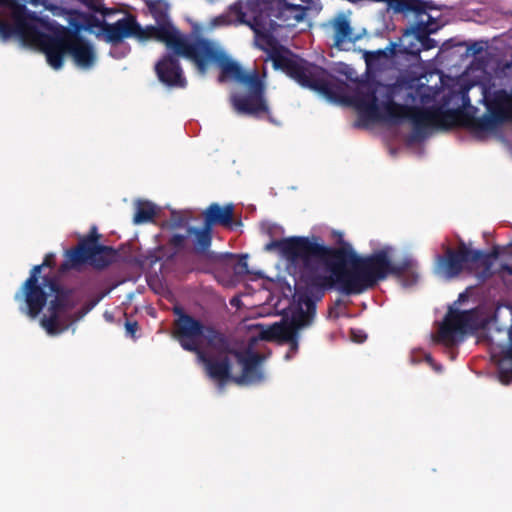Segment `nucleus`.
Listing matches in <instances>:
<instances>
[{"instance_id":"f257e3e1","label":"nucleus","mask_w":512,"mask_h":512,"mask_svg":"<svg viewBox=\"0 0 512 512\" xmlns=\"http://www.w3.org/2000/svg\"><path fill=\"white\" fill-rule=\"evenodd\" d=\"M391 248L384 247L367 256H359L352 246L325 245L316 292L337 288L344 295H358L375 287L389 276L403 277L414 268V261L405 258L393 263Z\"/></svg>"},{"instance_id":"f03ea898","label":"nucleus","mask_w":512,"mask_h":512,"mask_svg":"<svg viewBox=\"0 0 512 512\" xmlns=\"http://www.w3.org/2000/svg\"><path fill=\"white\" fill-rule=\"evenodd\" d=\"M1 7L11 11L12 23L0 18V38L17 37L23 42L36 43L46 54L48 64H63L71 58L75 64H93L95 50L89 40L69 27L57 25L50 33L41 32L42 19L17 0H5Z\"/></svg>"},{"instance_id":"7ed1b4c3","label":"nucleus","mask_w":512,"mask_h":512,"mask_svg":"<svg viewBox=\"0 0 512 512\" xmlns=\"http://www.w3.org/2000/svg\"><path fill=\"white\" fill-rule=\"evenodd\" d=\"M179 315L175 321V335L181 347L189 352L197 353L204 365L207 375L220 383L232 378L230 356L238 351L232 339L213 326H205L200 320L175 309Z\"/></svg>"},{"instance_id":"20e7f679","label":"nucleus","mask_w":512,"mask_h":512,"mask_svg":"<svg viewBox=\"0 0 512 512\" xmlns=\"http://www.w3.org/2000/svg\"><path fill=\"white\" fill-rule=\"evenodd\" d=\"M273 67L281 69L302 87L318 92L331 102L353 104L361 118L376 121L381 117V105H379L377 89L374 85L359 81L360 85L355 94L349 97L348 84L328 72L323 66Z\"/></svg>"},{"instance_id":"39448f33","label":"nucleus","mask_w":512,"mask_h":512,"mask_svg":"<svg viewBox=\"0 0 512 512\" xmlns=\"http://www.w3.org/2000/svg\"><path fill=\"white\" fill-rule=\"evenodd\" d=\"M219 83L234 82L245 90V94L231 93L229 102L234 111L240 115L259 117L269 114L270 109L265 97L266 94V66L258 69L257 66H219Z\"/></svg>"},{"instance_id":"423d86ee","label":"nucleus","mask_w":512,"mask_h":512,"mask_svg":"<svg viewBox=\"0 0 512 512\" xmlns=\"http://www.w3.org/2000/svg\"><path fill=\"white\" fill-rule=\"evenodd\" d=\"M273 249H278L288 263L299 268V278L308 289L317 290L325 250L320 237L291 236L272 240L265 250Z\"/></svg>"},{"instance_id":"0eeeda50","label":"nucleus","mask_w":512,"mask_h":512,"mask_svg":"<svg viewBox=\"0 0 512 512\" xmlns=\"http://www.w3.org/2000/svg\"><path fill=\"white\" fill-rule=\"evenodd\" d=\"M155 39L164 43L176 56L194 64H238L217 43L203 37L190 39L174 28L170 21L157 23Z\"/></svg>"},{"instance_id":"6e6552de","label":"nucleus","mask_w":512,"mask_h":512,"mask_svg":"<svg viewBox=\"0 0 512 512\" xmlns=\"http://www.w3.org/2000/svg\"><path fill=\"white\" fill-rule=\"evenodd\" d=\"M471 85H462L459 90H450L439 103L427 106L428 127L450 130L454 127L467 128L475 133L477 107L471 105L469 90Z\"/></svg>"},{"instance_id":"1a4fd4ad","label":"nucleus","mask_w":512,"mask_h":512,"mask_svg":"<svg viewBox=\"0 0 512 512\" xmlns=\"http://www.w3.org/2000/svg\"><path fill=\"white\" fill-rule=\"evenodd\" d=\"M229 9L238 23L249 26L254 32L257 47L266 53L265 63L271 61L272 64H310L306 60L299 59L269 33L270 29H274V23L272 20L267 21L263 13L255 15L252 19H247L242 1L235 2Z\"/></svg>"},{"instance_id":"9d476101","label":"nucleus","mask_w":512,"mask_h":512,"mask_svg":"<svg viewBox=\"0 0 512 512\" xmlns=\"http://www.w3.org/2000/svg\"><path fill=\"white\" fill-rule=\"evenodd\" d=\"M425 12L417 15L412 13L416 21L405 30L404 37L401 39L402 55L406 64H438L436 56L432 59L422 60L421 51H427L437 47V42L430 38V34L437 31L438 27L432 21L428 9L431 8L428 2H425Z\"/></svg>"},{"instance_id":"9b49d317","label":"nucleus","mask_w":512,"mask_h":512,"mask_svg":"<svg viewBox=\"0 0 512 512\" xmlns=\"http://www.w3.org/2000/svg\"><path fill=\"white\" fill-rule=\"evenodd\" d=\"M65 260L61 263L59 271L64 273L71 269H78L83 264L102 270L111 265L117 251L110 246L95 244V239H80L78 244L65 251Z\"/></svg>"},{"instance_id":"f8f14e48","label":"nucleus","mask_w":512,"mask_h":512,"mask_svg":"<svg viewBox=\"0 0 512 512\" xmlns=\"http://www.w3.org/2000/svg\"><path fill=\"white\" fill-rule=\"evenodd\" d=\"M43 285L47 286L53 298L48 305L49 315H44L40 323L49 335H58L65 330L60 322V316L74 309L78 299L75 290L61 285L55 276H43Z\"/></svg>"},{"instance_id":"ddd939ff","label":"nucleus","mask_w":512,"mask_h":512,"mask_svg":"<svg viewBox=\"0 0 512 512\" xmlns=\"http://www.w3.org/2000/svg\"><path fill=\"white\" fill-rule=\"evenodd\" d=\"M386 101L382 103L381 117L377 121H385L390 124H400L409 120L413 125L416 136H423L428 127L427 116H431L426 107L408 106L394 101L393 93L388 90L385 94Z\"/></svg>"},{"instance_id":"4468645a","label":"nucleus","mask_w":512,"mask_h":512,"mask_svg":"<svg viewBox=\"0 0 512 512\" xmlns=\"http://www.w3.org/2000/svg\"><path fill=\"white\" fill-rule=\"evenodd\" d=\"M482 100L487 113L476 117L475 133L493 131L512 119V96L506 90H496L489 96L484 91Z\"/></svg>"},{"instance_id":"2eb2a0df","label":"nucleus","mask_w":512,"mask_h":512,"mask_svg":"<svg viewBox=\"0 0 512 512\" xmlns=\"http://www.w3.org/2000/svg\"><path fill=\"white\" fill-rule=\"evenodd\" d=\"M42 268V264L35 265L14 296L19 303V310L31 318H36L41 313L48 300V293L45 291L47 286L43 285V280L39 283Z\"/></svg>"},{"instance_id":"dca6fc26","label":"nucleus","mask_w":512,"mask_h":512,"mask_svg":"<svg viewBox=\"0 0 512 512\" xmlns=\"http://www.w3.org/2000/svg\"><path fill=\"white\" fill-rule=\"evenodd\" d=\"M469 64H512V46L503 37L468 40Z\"/></svg>"},{"instance_id":"f3484780","label":"nucleus","mask_w":512,"mask_h":512,"mask_svg":"<svg viewBox=\"0 0 512 512\" xmlns=\"http://www.w3.org/2000/svg\"><path fill=\"white\" fill-rule=\"evenodd\" d=\"M479 253H473V249L460 241L458 248L447 247L443 256L437 258V271L447 279L457 277L463 269L470 268L477 262Z\"/></svg>"},{"instance_id":"a211bd4d","label":"nucleus","mask_w":512,"mask_h":512,"mask_svg":"<svg viewBox=\"0 0 512 512\" xmlns=\"http://www.w3.org/2000/svg\"><path fill=\"white\" fill-rule=\"evenodd\" d=\"M303 304L305 309L300 307L298 310L294 311L289 322L282 320L272 324L269 330L270 336L283 337L291 340L294 338L296 330L310 326L316 314V304L309 297L303 300Z\"/></svg>"},{"instance_id":"6ab92c4d","label":"nucleus","mask_w":512,"mask_h":512,"mask_svg":"<svg viewBox=\"0 0 512 512\" xmlns=\"http://www.w3.org/2000/svg\"><path fill=\"white\" fill-rule=\"evenodd\" d=\"M256 340L257 338H252L247 348L238 350L233 356L242 366L241 375L235 378L236 383L256 384L264 379L261 365L265 360V355L253 351L252 347Z\"/></svg>"},{"instance_id":"aec40b11","label":"nucleus","mask_w":512,"mask_h":512,"mask_svg":"<svg viewBox=\"0 0 512 512\" xmlns=\"http://www.w3.org/2000/svg\"><path fill=\"white\" fill-rule=\"evenodd\" d=\"M187 235L193 236V253L198 257V261H205L209 264L223 262L226 258H233L234 254H219L210 250L213 240V230L204 223L201 227L188 226Z\"/></svg>"},{"instance_id":"412c9836","label":"nucleus","mask_w":512,"mask_h":512,"mask_svg":"<svg viewBox=\"0 0 512 512\" xmlns=\"http://www.w3.org/2000/svg\"><path fill=\"white\" fill-rule=\"evenodd\" d=\"M268 12L264 15L267 21L272 20L274 29H270L269 33L281 26H294L304 17V9L301 5L289 4L286 0H270Z\"/></svg>"},{"instance_id":"4be33fe9","label":"nucleus","mask_w":512,"mask_h":512,"mask_svg":"<svg viewBox=\"0 0 512 512\" xmlns=\"http://www.w3.org/2000/svg\"><path fill=\"white\" fill-rule=\"evenodd\" d=\"M471 321L472 311L450 310L439 327L436 341L446 346L454 345L456 333H464Z\"/></svg>"},{"instance_id":"5701e85b","label":"nucleus","mask_w":512,"mask_h":512,"mask_svg":"<svg viewBox=\"0 0 512 512\" xmlns=\"http://www.w3.org/2000/svg\"><path fill=\"white\" fill-rule=\"evenodd\" d=\"M468 40L456 37L446 40L436 54L439 64H461L468 60Z\"/></svg>"},{"instance_id":"b1692460","label":"nucleus","mask_w":512,"mask_h":512,"mask_svg":"<svg viewBox=\"0 0 512 512\" xmlns=\"http://www.w3.org/2000/svg\"><path fill=\"white\" fill-rule=\"evenodd\" d=\"M365 64H403L402 44L390 42L385 48L374 51H362Z\"/></svg>"},{"instance_id":"393cba45","label":"nucleus","mask_w":512,"mask_h":512,"mask_svg":"<svg viewBox=\"0 0 512 512\" xmlns=\"http://www.w3.org/2000/svg\"><path fill=\"white\" fill-rule=\"evenodd\" d=\"M329 26L332 29L333 46L338 49H345L346 45L354 44L358 39L355 36L350 21L343 13L337 14L329 21Z\"/></svg>"},{"instance_id":"a878e982","label":"nucleus","mask_w":512,"mask_h":512,"mask_svg":"<svg viewBox=\"0 0 512 512\" xmlns=\"http://www.w3.org/2000/svg\"><path fill=\"white\" fill-rule=\"evenodd\" d=\"M141 31V26L132 16L124 17L114 24L104 23L103 32L110 42L116 43L124 38L135 36Z\"/></svg>"},{"instance_id":"bb28decb","label":"nucleus","mask_w":512,"mask_h":512,"mask_svg":"<svg viewBox=\"0 0 512 512\" xmlns=\"http://www.w3.org/2000/svg\"><path fill=\"white\" fill-rule=\"evenodd\" d=\"M234 217V205L232 203L221 206L214 202L203 211V223L213 230L216 225L231 227Z\"/></svg>"},{"instance_id":"cd10ccee","label":"nucleus","mask_w":512,"mask_h":512,"mask_svg":"<svg viewBox=\"0 0 512 512\" xmlns=\"http://www.w3.org/2000/svg\"><path fill=\"white\" fill-rule=\"evenodd\" d=\"M155 71L159 80L167 86H186L181 66H155Z\"/></svg>"},{"instance_id":"c85d7f7f","label":"nucleus","mask_w":512,"mask_h":512,"mask_svg":"<svg viewBox=\"0 0 512 512\" xmlns=\"http://www.w3.org/2000/svg\"><path fill=\"white\" fill-rule=\"evenodd\" d=\"M498 378L504 385L512 383V328L509 330V344L502 350L498 361Z\"/></svg>"},{"instance_id":"c756f323","label":"nucleus","mask_w":512,"mask_h":512,"mask_svg":"<svg viewBox=\"0 0 512 512\" xmlns=\"http://www.w3.org/2000/svg\"><path fill=\"white\" fill-rule=\"evenodd\" d=\"M473 253H479L480 256L477 259V262L475 263L476 266L483 268V274L486 277H489L492 275V265L493 259H497L500 255L499 247L494 246L490 252H484L482 250H474Z\"/></svg>"},{"instance_id":"7c9ffc66","label":"nucleus","mask_w":512,"mask_h":512,"mask_svg":"<svg viewBox=\"0 0 512 512\" xmlns=\"http://www.w3.org/2000/svg\"><path fill=\"white\" fill-rule=\"evenodd\" d=\"M156 214L155 206L149 201H139L134 214V224H142L151 221Z\"/></svg>"},{"instance_id":"2f4dec72","label":"nucleus","mask_w":512,"mask_h":512,"mask_svg":"<svg viewBox=\"0 0 512 512\" xmlns=\"http://www.w3.org/2000/svg\"><path fill=\"white\" fill-rule=\"evenodd\" d=\"M146 4L156 23H165L169 21V6L166 2L163 0H149L146 1Z\"/></svg>"},{"instance_id":"473e14b6","label":"nucleus","mask_w":512,"mask_h":512,"mask_svg":"<svg viewBox=\"0 0 512 512\" xmlns=\"http://www.w3.org/2000/svg\"><path fill=\"white\" fill-rule=\"evenodd\" d=\"M75 13L82 20L81 24H76V23L71 22V24L75 27V30L77 32H79V30H81L82 28H87V29L97 28V27L103 28L104 23L101 22L99 20V18H97L95 15L87 14V13H79V12H75Z\"/></svg>"},{"instance_id":"72a5a7b5","label":"nucleus","mask_w":512,"mask_h":512,"mask_svg":"<svg viewBox=\"0 0 512 512\" xmlns=\"http://www.w3.org/2000/svg\"><path fill=\"white\" fill-rule=\"evenodd\" d=\"M270 329H271V325L268 326L267 328H263L260 331L258 338L261 340H265V341H279L282 343H289L291 345V349H293L295 351L298 349V334H299L300 330H296L294 338L291 340H288L283 337H271L269 334Z\"/></svg>"},{"instance_id":"f704fd0d","label":"nucleus","mask_w":512,"mask_h":512,"mask_svg":"<svg viewBox=\"0 0 512 512\" xmlns=\"http://www.w3.org/2000/svg\"><path fill=\"white\" fill-rule=\"evenodd\" d=\"M437 93H438V91L432 89L429 86H425V85H420L416 89V96L419 98V102L422 105H428L429 103L434 101Z\"/></svg>"},{"instance_id":"c9c22d12","label":"nucleus","mask_w":512,"mask_h":512,"mask_svg":"<svg viewBox=\"0 0 512 512\" xmlns=\"http://www.w3.org/2000/svg\"><path fill=\"white\" fill-rule=\"evenodd\" d=\"M189 235L174 234L168 240V244L174 249V253H179L186 247L187 238Z\"/></svg>"},{"instance_id":"e433bc0d","label":"nucleus","mask_w":512,"mask_h":512,"mask_svg":"<svg viewBox=\"0 0 512 512\" xmlns=\"http://www.w3.org/2000/svg\"><path fill=\"white\" fill-rule=\"evenodd\" d=\"M81 1L86 3L91 10H93L95 12L102 13L103 16L110 14L109 9L104 8L100 3H98L94 0H81Z\"/></svg>"},{"instance_id":"4c0bfd02","label":"nucleus","mask_w":512,"mask_h":512,"mask_svg":"<svg viewBox=\"0 0 512 512\" xmlns=\"http://www.w3.org/2000/svg\"><path fill=\"white\" fill-rule=\"evenodd\" d=\"M39 6H43L46 10L55 11L63 3V0H38Z\"/></svg>"},{"instance_id":"58836bf2","label":"nucleus","mask_w":512,"mask_h":512,"mask_svg":"<svg viewBox=\"0 0 512 512\" xmlns=\"http://www.w3.org/2000/svg\"><path fill=\"white\" fill-rule=\"evenodd\" d=\"M153 29H157V26H147L145 29L141 27V31L136 33L135 36L139 39H155V33L152 31Z\"/></svg>"},{"instance_id":"ea45409f","label":"nucleus","mask_w":512,"mask_h":512,"mask_svg":"<svg viewBox=\"0 0 512 512\" xmlns=\"http://www.w3.org/2000/svg\"><path fill=\"white\" fill-rule=\"evenodd\" d=\"M343 306V301L341 299H337L335 302H334V305L333 307H330L329 308V317L330 318H334V319H337L340 317V313H339V308Z\"/></svg>"},{"instance_id":"a19ab883","label":"nucleus","mask_w":512,"mask_h":512,"mask_svg":"<svg viewBox=\"0 0 512 512\" xmlns=\"http://www.w3.org/2000/svg\"><path fill=\"white\" fill-rule=\"evenodd\" d=\"M498 274L504 280L506 275L512 276V265H509L507 263L501 264Z\"/></svg>"},{"instance_id":"79ce46f5","label":"nucleus","mask_w":512,"mask_h":512,"mask_svg":"<svg viewBox=\"0 0 512 512\" xmlns=\"http://www.w3.org/2000/svg\"><path fill=\"white\" fill-rule=\"evenodd\" d=\"M125 329L128 335L131 337L135 336L136 331L138 330V323L136 321H126Z\"/></svg>"},{"instance_id":"37998d69","label":"nucleus","mask_w":512,"mask_h":512,"mask_svg":"<svg viewBox=\"0 0 512 512\" xmlns=\"http://www.w3.org/2000/svg\"><path fill=\"white\" fill-rule=\"evenodd\" d=\"M42 265L47 268H54L55 266V255L48 253L45 255Z\"/></svg>"},{"instance_id":"c03bdc74","label":"nucleus","mask_w":512,"mask_h":512,"mask_svg":"<svg viewBox=\"0 0 512 512\" xmlns=\"http://www.w3.org/2000/svg\"><path fill=\"white\" fill-rule=\"evenodd\" d=\"M185 223H186V221H185V219L182 216H180V215H178V216L173 215L172 216L171 226L173 228H181V227H183L185 225Z\"/></svg>"},{"instance_id":"a18cd8bd","label":"nucleus","mask_w":512,"mask_h":512,"mask_svg":"<svg viewBox=\"0 0 512 512\" xmlns=\"http://www.w3.org/2000/svg\"><path fill=\"white\" fill-rule=\"evenodd\" d=\"M240 269L238 272H247L248 271V264L246 261V256H242L240 260L238 261L235 270Z\"/></svg>"},{"instance_id":"49530a36","label":"nucleus","mask_w":512,"mask_h":512,"mask_svg":"<svg viewBox=\"0 0 512 512\" xmlns=\"http://www.w3.org/2000/svg\"><path fill=\"white\" fill-rule=\"evenodd\" d=\"M100 235L97 233V228L93 226L87 236L82 239H95V244H99Z\"/></svg>"},{"instance_id":"de8ad7c7","label":"nucleus","mask_w":512,"mask_h":512,"mask_svg":"<svg viewBox=\"0 0 512 512\" xmlns=\"http://www.w3.org/2000/svg\"><path fill=\"white\" fill-rule=\"evenodd\" d=\"M104 297V294H102L101 296L97 297L96 299L90 301L87 305H86V311H89L91 310L92 308H94L98 303L99 301Z\"/></svg>"},{"instance_id":"09e8293b","label":"nucleus","mask_w":512,"mask_h":512,"mask_svg":"<svg viewBox=\"0 0 512 512\" xmlns=\"http://www.w3.org/2000/svg\"><path fill=\"white\" fill-rule=\"evenodd\" d=\"M386 66H370V65H367L366 66V73H370L372 71H382L384 70L383 68H385ZM390 68H392L393 66H389Z\"/></svg>"},{"instance_id":"8fccbe9b","label":"nucleus","mask_w":512,"mask_h":512,"mask_svg":"<svg viewBox=\"0 0 512 512\" xmlns=\"http://www.w3.org/2000/svg\"><path fill=\"white\" fill-rule=\"evenodd\" d=\"M156 64L162 65V64H167V62L165 59H161V60H158L156 62ZM168 64H178V62L176 60H174L173 58H170Z\"/></svg>"},{"instance_id":"3c124183","label":"nucleus","mask_w":512,"mask_h":512,"mask_svg":"<svg viewBox=\"0 0 512 512\" xmlns=\"http://www.w3.org/2000/svg\"><path fill=\"white\" fill-rule=\"evenodd\" d=\"M485 67L486 66H472V65H469V66H466L465 72L476 71V70H480V69L485 68Z\"/></svg>"},{"instance_id":"603ef678","label":"nucleus","mask_w":512,"mask_h":512,"mask_svg":"<svg viewBox=\"0 0 512 512\" xmlns=\"http://www.w3.org/2000/svg\"><path fill=\"white\" fill-rule=\"evenodd\" d=\"M499 68H500L501 71H505V70L511 69L512 66H510V65H507V66H496V69H494V71L497 72L499 70Z\"/></svg>"},{"instance_id":"864d4df0","label":"nucleus","mask_w":512,"mask_h":512,"mask_svg":"<svg viewBox=\"0 0 512 512\" xmlns=\"http://www.w3.org/2000/svg\"><path fill=\"white\" fill-rule=\"evenodd\" d=\"M198 69H199V72L201 74H204L208 68V66H204V65H201V66H196Z\"/></svg>"},{"instance_id":"5fc2aeb1","label":"nucleus","mask_w":512,"mask_h":512,"mask_svg":"<svg viewBox=\"0 0 512 512\" xmlns=\"http://www.w3.org/2000/svg\"><path fill=\"white\" fill-rule=\"evenodd\" d=\"M353 126H354L355 128H359V127H362L363 125L361 124V122H360V121H356V122L353 124Z\"/></svg>"},{"instance_id":"6e6d98bb","label":"nucleus","mask_w":512,"mask_h":512,"mask_svg":"<svg viewBox=\"0 0 512 512\" xmlns=\"http://www.w3.org/2000/svg\"><path fill=\"white\" fill-rule=\"evenodd\" d=\"M422 68H427L426 71H429V72H432L433 70L429 69L431 66L429 65H426V66H421Z\"/></svg>"},{"instance_id":"4d7b16f0","label":"nucleus","mask_w":512,"mask_h":512,"mask_svg":"<svg viewBox=\"0 0 512 512\" xmlns=\"http://www.w3.org/2000/svg\"><path fill=\"white\" fill-rule=\"evenodd\" d=\"M330 64H338V65H341V64H345L344 62L342 61H338V62H331Z\"/></svg>"},{"instance_id":"13d9d810","label":"nucleus","mask_w":512,"mask_h":512,"mask_svg":"<svg viewBox=\"0 0 512 512\" xmlns=\"http://www.w3.org/2000/svg\"><path fill=\"white\" fill-rule=\"evenodd\" d=\"M199 269H200L201 271H203V272H208V269H207V268L201 267V268H199Z\"/></svg>"},{"instance_id":"bf43d9fd","label":"nucleus","mask_w":512,"mask_h":512,"mask_svg":"<svg viewBox=\"0 0 512 512\" xmlns=\"http://www.w3.org/2000/svg\"><path fill=\"white\" fill-rule=\"evenodd\" d=\"M55 70H58L60 69L62 66H58V65H55V66H52Z\"/></svg>"},{"instance_id":"052dcab7","label":"nucleus","mask_w":512,"mask_h":512,"mask_svg":"<svg viewBox=\"0 0 512 512\" xmlns=\"http://www.w3.org/2000/svg\"><path fill=\"white\" fill-rule=\"evenodd\" d=\"M81 68H90L91 66H88V65H85V66H80Z\"/></svg>"},{"instance_id":"680f3d73","label":"nucleus","mask_w":512,"mask_h":512,"mask_svg":"<svg viewBox=\"0 0 512 512\" xmlns=\"http://www.w3.org/2000/svg\"><path fill=\"white\" fill-rule=\"evenodd\" d=\"M427 360L431 361L432 360L431 356H427Z\"/></svg>"},{"instance_id":"e2e57ef3","label":"nucleus","mask_w":512,"mask_h":512,"mask_svg":"<svg viewBox=\"0 0 512 512\" xmlns=\"http://www.w3.org/2000/svg\"><path fill=\"white\" fill-rule=\"evenodd\" d=\"M340 73L344 74V75H347L348 73L347 72H344V71H340Z\"/></svg>"},{"instance_id":"0e129e2a","label":"nucleus","mask_w":512,"mask_h":512,"mask_svg":"<svg viewBox=\"0 0 512 512\" xmlns=\"http://www.w3.org/2000/svg\"><path fill=\"white\" fill-rule=\"evenodd\" d=\"M5 0H0V6L4 3Z\"/></svg>"}]
</instances>
